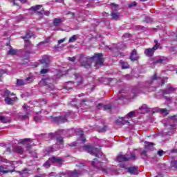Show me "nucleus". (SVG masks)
<instances>
[{
  "instance_id": "27",
  "label": "nucleus",
  "mask_w": 177,
  "mask_h": 177,
  "mask_svg": "<svg viewBox=\"0 0 177 177\" xmlns=\"http://www.w3.org/2000/svg\"><path fill=\"white\" fill-rule=\"evenodd\" d=\"M140 110L142 114L145 113H149V107H147V104H142V106L140 108Z\"/></svg>"
},
{
  "instance_id": "21",
  "label": "nucleus",
  "mask_w": 177,
  "mask_h": 177,
  "mask_svg": "<svg viewBox=\"0 0 177 177\" xmlns=\"http://www.w3.org/2000/svg\"><path fill=\"white\" fill-rule=\"evenodd\" d=\"M157 80H160V77H157V75L155 74L152 77V78L149 80V82H145V86H144V88H149L150 84H153V82H154V81H156Z\"/></svg>"
},
{
  "instance_id": "52",
  "label": "nucleus",
  "mask_w": 177,
  "mask_h": 177,
  "mask_svg": "<svg viewBox=\"0 0 177 177\" xmlns=\"http://www.w3.org/2000/svg\"><path fill=\"white\" fill-rule=\"evenodd\" d=\"M48 71H49V69L48 68H44L43 69H41V71H40L41 74H46V73H48Z\"/></svg>"
},
{
  "instance_id": "58",
  "label": "nucleus",
  "mask_w": 177,
  "mask_h": 177,
  "mask_svg": "<svg viewBox=\"0 0 177 177\" xmlns=\"http://www.w3.org/2000/svg\"><path fill=\"white\" fill-rule=\"evenodd\" d=\"M29 108H30V106H28V105H27V104H24L23 106L24 110H28Z\"/></svg>"
},
{
  "instance_id": "57",
  "label": "nucleus",
  "mask_w": 177,
  "mask_h": 177,
  "mask_svg": "<svg viewBox=\"0 0 177 177\" xmlns=\"http://www.w3.org/2000/svg\"><path fill=\"white\" fill-rule=\"evenodd\" d=\"M0 162H8V160L3 158L1 156H0Z\"/></svg>"
},
{
  "instance_id": "53",
  "label": "nucleus",
  "mask_w": 177,
  "mask_h": 177,
  "mask_svg": "<svg viewBox=\"0 0 177 177\" xmlns=\"http://www.w3.org/2000/svg\"><path fill=\"white\" fill-rule=\"evenodd\" d=\"M57 142L59 145H63V138L62 137L57 138Z\"/></svg>"
},
{
  "instance_id": "39",
  "label": "nucleus",
  "mask_w": 177,
  "mask_h": 177,
  "mask_svg": "<svg viewBox=\"0 0 177 177\" xmlns=\"http://www.w3.org/2000/svg\"><path fill=\"white\" fill-rule=\"evenodd\" d=\"M171 121L174 122V124H172V127H175V125H176L177 124V116L176 115H173L169 117Z\"/></svg>"
},
{
  "instance_id": "5",
  "label": "nucleus",
  "mask_w": 177,
  "mask_h": 177,
  "mask_svg": "<svg viewBox=\"0 0 177 177\" xmlns=\"http://www.w3.org/2000/svg\"><path fill=\"white\" fill-rule=\"evenodd\" d=\"M154 42L156 44L153 46V48H147L145 50V55H146V56H147L148 57H151V56L154 55L155 50H157L158 48H160V43H158V40L155 39Z\"/></svg>"
},
{
  "instance_id": "38",
  "label": "nucleus",
  "mask_w": 177,
  "mask_h": 177,
  "mask_svg": "<svg viewBox=\"0 0 177 177\" xmlns=\"http://www.w3.org/2000/svg\"><path fill=\"white\" fill-rule=\"evenodd\" d=\"M28 115H30V113H26V115H19L18 117L20 120H27L28 118Z\"/></svg>"
},
{
  "instance_id": "29",
  "label": "nucleus",
  "mask_w": 177,
  "mask_h": 177,
  "mask_svg": "<svg viewBox=\"0 0 177 177\" xmlns=\"http://www.w3.org/2000/svg\"><path fill=\"white\" fill-rule=\"evenodd\" d=\"M64 162V158L60 157H55V164H58V165H63Z\"/></svg>"
},
{
  "instance_id": "40",
  "label": "nucleus",
  "mask_w": 177,
  "mask_h": 177,
  "mask_svg": "<svg viewBox=\"0 0 177 177\" xmlns=\"http://www.w3.org/2000/svg\"><path fill=\"white\" fill-rule=\"evenodd\" d=\"M125 48H127V46H125V44H117V49H118V50H124V49H125Z\"/></svg>"
},
{
  "instance_id": "51",
  "label": "nucleus",
  "mask_w": 177,
  "mask_h": 177,
  "mask_svg": "<svg viewBox=\"0 0 177 177\" xmlns=\"http://www.w3.org/2000/svg\"><path fill=\"white\" fill-rule=\"evenodd\" d=\"M141 157L142 158H146V157H147V151H142V153H141Z\"/></svg>"
},
{
  "instance_id": "16",
  "label": "nucleus",
  "mask_w": 177,
  "mask_h": 177,
  "mask_svg": "<svg viewBox=\"0 0 177 177\" xmlns=\"http://www.w3.org/2000/svg\"><path fill=\"white\" fill-rule=\"evenodd\" d=\"M126 124H128V125H129V121L128 120H127L125 118V117H124V118H119L116 120V124L117 125H125Z\"/></svg>"
},
{
  "instance_id": "26",
  "label": "nucleus",
  "mask_w": 177,
  "mask_h": 177,
  "mask_svg": "<svg viewBox=\"0 0 177 177\" xmlns=\"http://www.w3.org/2000/svg\"><path fill=\"white\" fill-rule=\"evenodd\" d=\"M14 151L15 153H18L19 154H23V153H24V149L20 146L15 147L14 148Z\"/></svg>"
},
{
  "instance_id": "22",
  "label": "nucleus",
  "mask_w": 177,
  "mask_h": 177,
  "mask_svg": "<svg viewBox=\"0 0 177 177\" xmlns=\"http://www.w3.org/2000/svg\"><path fill=\"white\" fill-rule=\"evenodd\" d=\"M0 121L2 122V124H8L10 122V118L6 117L3 115H0Z\"/></svg>"
},
{
  "instance_id": "56",
  "label": "nucleus",
  "mask_w": 177,
  "mask_h": 177,
  "mask_svg": "<svg viewBox=\"0 0 177 177\" xmlns=\"http://www.w3.org/2000/svg\"><path fill=\"white\" fill-rule=\"evenodd\" d=\"M42 13H44L45 15V16H49V15H50V12L45 11V10H44V11H42Z\"/></svg>"
},
{
  "instance_id": "63",
  "label": "nucleus",
  "mask_w": 177,
  "mask_h": 177,
  "mask_svg": "<svg viewBox=\"0 0 177 177\" xmlns=\"http://www.w3.org/2000/svg\"><path fill=\"white\" fill-rule=\"evenodd\" d=\"M69 146H71V147H74L77 146V142H74L71 144H69Z\"/></svg>"
},
{
  "instance_id": "59",
  "label": "nucleus",
  "mask_w": 177,
  "mask_h": 177,
  "mask_svg": "<svg viewBox=\"0 0 177 177\" xmlns=\"http://www.w3.org/2000/svg\"><path fill=\"white\" fill-rule=\"evenodd\" d=\"M74 75H75V80H78V79L81 80V77L80 76V74L75 73Z\"/></svg>"
},
{
  "instance_id": "6",
  "label": "nucleus",
  "mask_w": 177,
  "mask_h": 177,
  "mask_svg": "<svg viewBox=\"0 0 177 177\" xmlns=\"http://www.w3.org/2000/svg\"><path fill=\"white\" fill-rule=\"evenodd\" d=\"M120 168H125L126 169H127L128 173L131 174V175H138L139 172H140L139 167L136 166H133V167L127 168V166H125V165L121 163L120 164Z\"/></svg>"
},
{
  "instance_id": "61",
  "label": "nucleus",
  "mask_w": 177,
  "mask_h": 177,
  "mask_svg": "<svg viewBox=\"0 0 177 177\" xmlns=\"http://www.w3.org/2000/svg\"><path fill=\"white\" fill-rule=\"evenodd\" d=\"M49 42V39H46V41H41L39 45H42L44 44H48Z\"/></svg>"
},
{
  "instance_id": "12",
  "label": "nucleus",
  "mask_w": 177,
  "mask_h": 177,
  "mask_svg": "<svg viewBox=\"0 0 177 177\" xmlns=\"http://www.w3.org/2000/svg\"><path fill=\"white\" fill-rule=\"evenodd\" d=\"M155 64H167L168 63V59L165 57H159L154 62Z\"/></svg>"
},
{
  "instance_id": "11",
  "label": "nucleus",
  "mask_w": 177,
  "mask_h": 177,
  "mask_svg": "<svg viewBox=\"0 0 177 177\" xmlns=\"http://www.w3.org/2000/svg\"><path fill=\"white\" fill-rule=\"evenodd\" d=\"M176 91L174 86L168 85L165 89L162 90L163 95H169L170 93H174Z\"/></svg>"
},
{
  "instance_id": "46",
  "label": "nucleus",
  "mask_w": 177,
  "mask_h": 177,
  "mask_svg": "<svg viewBox=\"0 0 177 177\" xmlns=\"http://www.w3.org/2000/svg\"><path fill=\"white\" fill-rule=\"evenodd\" d=\"M66 39H67V38H66V37H64V39H59L58 41V45L55 46V49H57V48H59V45H60V44H63V42H64V41H66Z\"/></svg>"
},
{
  "instance_id": "15",
  "label": "nucleus",
  "mask_w": 177,
  "mask_h": 177,
  "mask_svg": "<svg viewBox=\"0 0 177 177\" xmlns=\"http://www.w3.org/2000/svg\"><path fill=\"white\" fill-rule=\"evenodd\" d=\"M31 80V77H27L25 80L23 79H17V85L18 86H23V85H26V84H29L28 81Z\"/></svg>"
},
{
  "instance_id": "62",
  "label": "nucleus",
  "mask_w": 177,
  "mask_h": 177,
  "mask_svg": "<svg viewBox=\"0 0 177 177\" xmlns=\"http://www.w3.org/2000/svg\"><path fill=\"white\" fill-rule=\"evenodd\" d=\"M124 77L127 80H131V78H132V76H131V75H129V74H127V75H124Z\"/></svg>"
},
{
  "instance_id": "49",
  "label": "nucleus",
  "mask_w": 177,
  "mask_h": 177,
  "mask_svg": "<svg viewBox=\"0 0 177 177\" xmlns=\"http://www.w3.org/2000/svg\"><path fill=\"white\" fill-rule=\"evenodd\" d=\"M171 167H173L174 168H177V160H172L171 162Z\"/></svg>"
},
{
  "instance_id": "8",
  "label": "nucleus",
  "mask_w": 177,
  "mask_h": 177,
  "mask_svg": "<svg viewBox=\"0 0 177 177\" xmlns=\"http://www.w3.org/2000/svg\"><path fill=\"white\" fill-rule=\"evenodd\" d=\"M40 62L43 68H48L49 67V63H50L49 55H44Z\"/></svg>"
},
{
  "instance_id": "37",
  "label": "nucleus",
  "mask_w": 177,
  "mask_h": 177,
  "mask_svg": "<svg viewBox=\"0 0 177 177\" xmlns=\"http://www.w3.org/2000/svg\"><path fill=\"white\" fill-rule=\"evenodd\" d=\"M31 37H32V35H31L30 32H28V33H26V36L21 37V38H22V39H24V41H28V39H30V38H31Z\"/></svg>"
},
{
  "instance_id": "42",
  "label": "nucleus",
  "mask_w": 177,
  "mask_h": 177,
  "mask_svg": "<svg viewBox=\"0 0 177 177\" xmlns=\"http://www.w3.org/2000/svg\"><path fill=\"white\" fill-rule=\"evenodd\" d=\"M25 41V46L26 48H31L32 46V44H31V41H29L28 40H24Z\"/></svg>"
},
{
  "instance_id": "41",
  "label": "nucleus",
  "mask_w": 177,
  "mask_h": 177,
  "mask_svg": "<svg viewBox=\"0 0 177 177\" xmlns=\"http://www.w3.org/2000/svg\"><path fill=\"white\" fill-rule=\"evenodd\" d=\"M146 150H152L153 149V143L147 142V145H145Z\"/></svg>"
},
{
  "instance_id": "3",
  "label": "nucleus",
  "mask_w": 177,
  "mask_h": 177,
  "mask_svg": "<svg viewBox=\"0 0 177 177\" xmlns=\"http://www.w3.org/2000/svg\"><path fill=\"white\" fill-rule=\"evenodd\" d=\"M91 165L94 167V168H96V169H98V171H102V172H105V174H107V169H106L104 167L106 165H107L106 162H100V160H97V158H95L93 161L91 162Z\"/></svg>"
},
{
  "instance_id": "64",
  "label": "nucleus",
  "mask_w": 177,
  "mask_h": 177,
  "mask_svg": "<svg viewBox=\"0 0 177 177\" xmlns=\"http://www.w3.org/2000/svg\"><path fill=\"white\" fill-rule=\"evenodd\" d=\"M68 60H70V62H75V57H68Z\"/></svg>"
},
{
  "instance_id": "30",
  "label": "nucleus",
  "mask_w": 177,
  "mask_h": 177,
  "mask_svg": "<svg viewBox=\"0 0 177 177\" xmlns=\"http://www.w3.org/2000/svg\"><path fill=\"white\" fill-rule=\"evenodd\" d=\"M158 111L163 114V115H168V114H169V111L167 109H158Z\"/></svg>"
},
{
  "instance_id": "60",
  "label": "nucleus",
  "mask_w": 177,
  "mask_h": 177,
  "mask_svg": "<svg viewBox=\"0 0 177 177\" xmlns=\"http://www.w3.org/2000/svg\"><path fill=\"white\" fill-rule=\"evenodd\" d=\"M6 73V71L5 70H1L0 71V78L1 77H2V75H3V74H5Z\"/></svg>"
},
{
  "instance_id": "35",
  "label": "nucleus",
  "mask_w": 177,
  "mask_h": 177,
  "mask_svg": "<svg viewBox=\"0 0 177 177\" xmlns=\"http://www.w3.org/2000/svg\"><path fill=\"white\" fill-rule=\"evenodd\" d=\"M111 17L113 20H118V19L120 18V15L118 14V12H112Z\"/></svg>"
},
{
  "instance_id": "48",
  "label": "nucleus",
  "mask_w": 177,
  "mask_h": 177,
  "mask_svg": "<svg viewBox=\"0 0 177 177\" xmlns=\"http://www.w3.org/2000/svg\"><path fill=\"white\" fill-rule=\"evenodd\" d=\"M48 160L50 161V162L51 164H55L56 157L53 156V157H51V158H48Z\"/></svg>"
},
{
  "instance_id": "28",
  "label": "nucleus",
  "mask_w": 177,
  "mask_h": 177,
  "mask_svg": "<svg viewBox=\"0 0 177 177\" xmlns=\"http://www.w3.org/2000/svg\"><path fill=\"white\" fill-rule=\"evenodd\" d=\"M120 66L123 70L125 68H129V64H128V62H127L124 60H120Z\"/></svg>"
},
{
  "instance_id": "20",
  "label": "nucleus",
  "mask_w": 177,
  "mask_h": 177,
  "mask_svg": "<svg viewBox=\"0 0 177 177\" xmlns=\"http://www.w3.org/2000/svg\"><path fill=\"white\" fill-rule=\"evenodd\" d=\"M12 169H9V170H5V167L3 166L0 165V172L2 174H9L12 172H15V169L16 168L15 166H12Z\"/></svg>"
},
{
  "instance_id": "44",
  "label": "nucleus",
  "mask_w": 177,
  "mask_h": 177,
  "mask_svg": "<svg viewBox=\"0 0 177 177\" xmlns=\"http://www.w3.org/2000/svg\"><path fill=\"white\" fill-rule=\"evenodd\" d=\"M121 93H124V90L120 91L118 95L119 100H122V99L125 98V96L122 95Z\"/></svg>"
},
{
  "instance_id": "23",
  "label": "nucleus",
  "mask_w": 177,
  "mask_h": 177,
  "mask_svg": "<svg viewBox=\"0 0 177 177\" xmlns=\"http://www.w3.org/2000/svg\"><path fill=\"white\" fill-rule=\"evenodd\" d=\"M133 117H135V111H132L127 113V115L124 116V118L130 121L131 120H132V118H133Z\"/></svg>"
},
{
  "instance_id": "32",
  "label": "nucleus",
  "mask_w": 177,
  "mask_h": 177,
  "mask_svg": "<svg viewBox=\"0 0 177 177\" xmlns=\"http://www.w3.org/2000/svg\"><path fill=\"white\" fill-rule=\"evenodd\" d=\"M7 53H8V55H10V56H15V55H17V50L11 48L8 51Z\"/></svg>"
},
{
  "instance_id": "24",
  "label": "nucleus",
  "mask_w": 177,
  "mask_h": 177,
  "mask_svg": "<svg viewBox=\"0 0 177 177\" xmlns=\"http://www.w3.org/2000/svg\"><path fill=\"white\" fill-rule=\"evenodd\" d=\"M30 142H32V140L30 138L20 139L18 141V145H26V143H28Z\"/></svg>"
},
{
  "instance_id": "10",
  "label": "nucleus",
  "mask_w": 177,
  "mask_h": 177,
  "mask_svg": "<svg viewBox=\"0 0 177 177\" xmlns=\"http://www.w3.org/2000/svg\"><path fill=\"white\" fill-rule=\"evenodd\" d=\"M53 121L55 122H57L58 124H63L64 122H67V115L65 116H59L53 118Z\"/></svg>"
},
{
  "instance_id": "31",
  "label": "nucleus",
  "mask_w": 177,
  "mask_h": 177,
  "mask_svg": "<svg viewBox=\"0 0 177 177\" xmlns=\"http://www.w3.org/2000/svg\"><path fill=\"white\" fill-rule=\"evenodd\" d=\"M77 39H78V35H75L70 37L68 42L69 44H71L75 42Z\"/></svg>"
},
{
  "instance_id": "55",
  "label": "nucleus",
  "mask_w": 177,
  "mask_h": 177,
  "mask_svg": "<svg viewBox=\"0 0 177 177\" xmlns=\"http://www.w3.org/2000/svg\"><path fill=\"white\" fill-rule=\"evenodd\" d=\"M168 80L167 77H164L163 79L161 80V85H164L165 84L166 81Z\"/></svg>"
},
{
  "instance_id": "47",
  "label": "nucleus",
  "mask_w": 177,
  "mask_h": 177,
  "mask_svg": "<svg viewBox=\"0 0 177 177\" xmlns=\"http://www.w3.org/2000/svg\"><path fill=\"white\" fill-rule=\"evenodd\" d=\"M70 104L71 106L75 107V106H77V99L72 100V101L70 102Z\"/></svg>"
},
{
  "instance_id": "19",
  "label": "nucleus",
  "mask_w": 177,
  "mask_h": 177,
  "mask_svg": "<svg viewBox=\"0 0 177 177\" xmlns=\"http://www.w3.org/2000/svg\"><path fill=\"white\" fill-rule=\"evenodd\" d=\"M17 174H19V175L21 177H28V172H30V170L27 168L24 169L21 171H17Z\"/></svg>"
},
{
  "instance_id": "54",
  "label": "nucleus",
  "mask_w": 177,
  "mask_h": 177,
  "mask_svg": "<svg viewBox=\"0 0 177 177\" xmlns=\"http://www.w3.org/2000/svg\"><path fill=\"white\" fill-rule=\"evenodd\" d=\"M165 153V152H164V151L162 150H160L158 151V155L159 156V157H162V154Z\"/></svg>"
},
{
  "instance_id": "1",
  "label": "nucleus",
  "mask_w": 177,
  "mask_h": 177,
  "mask_svg": "<svg viewBox=\"0 0 177 177\" xmlns=\"http://www.w3.org/2000/svg\"><path fill=\"white\" fill-rule=\"evenodd\" d=\"M80 62L81 66L86 68L87 70L91 68L92 66L91 64L92 62L95 63L94 66L96 69L100 68L104 63V59H103V55L100 53H96L93 57H85L82 55H80Z\"/></svg>"
},
{
  "instance_id": "17",
  "label": "nucleus",
  "mask_w": 177,
  "mask_h": 177,
  "mask_svg": "<svg viewBox=\"0 0 177 177\" xmlns=\"http://www.w3.org/2000/svg\"><path fill=\"white\" fill-rule=\"evenodd\" d=\"M64 20L63 18L57 17V18H54L53 21V24L54 27H59L62 23H63Z\"/></svg>"
},
{
  "instance_id": "50",
  "label": "nucleus",
  "mask_w": 177,
  "mask_h": 177,
  "mask_svg": "<svg viewBox=\"0 0 177 177\" xmlns=\"http://www.w3.org/2000/svg\"><path fill=\"white\" fill-rule=\"evenodd\" d=\"M138 6V3H136V1H133L131 3H130L129 4V8H133V6Z\"/></svg>"
},
{
  "instance_id": "18",
  "label": "nucleus",
  "mask_w": 177,
  "mask_h": 177,
  "mask_svg": "<svg viewBox=\"0 0 177 177\" xmlns=\"http://www.w3.org/2000/svg\"><path fill=\"white\" fill-rule=\"evenodd\" d=\"M130 59L131 62H136L139 59V56L138 55V52L136 49L133 50L130 56Z\"/></svg>"
},
{
  "instance_id": "25",
  "label": "nucleus",
  "mask_w": 177,
  "mask_h": 177,
  "mask_svg": "<svg viewBox=\"0 0 177 177\" xmlns=\"http://www.w3.org/2000/svg\"><path fill=\"white\" fill-rule=\"evenodd\" d=\"M97 109H101L102 110H110V109H111V105H103L102 104H99L97 106Z\"/></svg>"
},
{
  "instance_id": "4",
  "label": "nucleus",
  "mask_w": 177,
  "mask_h": 177,
  "mask_svg": "<svg viewBox=\"0 0 177 177\" xmlns=\"http://www.w3.org/2000/svg\"><path fill=\"white\" fill-rule=\"evenodd\" d=\"M129 160H136V155L134 153H131V156L128 154L119 155L116 158L118 162H125V161H129Z\"/></svg>"
},
{
  "instance_id": "9",
  "label": "nucleus",
  "mask_w": 177,
  "mask_h": 177,
  "mask_svg": "<svg viewBox=\"0 0 177 177\" xmlns=\"http://www.w3.org/2000/svg\"><path fill=\"white\" fill-rule=\"evenodd\" d=\"M68 175L71 177H80L82 175H84V171L82 169H75L73 171H68Z\"/></svg>"
},
{
  "instance_id": "2",
  "label": "nucleus",
  "mask_w": 177,
  "mask_h": 177,
  "mask_svg": "<svg viewBox=\"0 0 177 177\" xmlns=\"http://www.w3.org/2000/svg\"><path fill=\"white\" fill-rule=\"evenodd\" d=\"M85 149L88 153H89L91 156H94L95 157H97V158H104V156H103V153L102 152L100 148L97 146L91 147L88 145H86Z\"/></svg>"
},
{
  "instance_id": "43",
  "label": "nucleus",
  "mask_w": 177,
  "mask_h": 177,
  "mask_svg": "<svg viewBox=\"0 0 177 177\" xmlns=\"http://www.w3.org/2000/svg\"><path fill=\"white\" fill-rule=\"evenodd\" d=\"M5 96H7V97H9V96H15V93H10V91L9 90H6L4 92Z\"/></svg>"
},
{
  "instance_id": "45",
  "label": "nucleus",
  "mask_w": 177,
  "mask_h": 177,
  "mask_svg": "<svg viewBox=\"0 0 177 177\" xmlns=\"http://www.w3.org/2000/svg\"><path fill=\"white\" fill-rule=\"evenodd\" d=\"M52 163H50V161L49 160H48L44 165L43 167L44 168H49V167H50Z\"/></svg>"
},
{
  "instance_id": "36",
  "label": "nucleus",
  "mask_w": 177,
  "mask_h": 177,
  "mask_svg": "<svg viewBox=\"0 0 177 177\" xmlns=\"http://www.w3.org/2000/svg\"><path fill=\"white\" fill-rule=\"evenodd\" d=\"M28 151H29L30 154H32L33 158H37L38 155L35 151H31L30 148H28Z\"/></svg>"
},
{
  "instance_id": "14",
  "label": "nucleus",
  "mask_w": 177,
  "mask_h": 177,
  "mask_svg": "<svg viewBox=\"0 0 177 177\" xmlns=\"http://www.w3.org/2000/svg\"><path fill=\"white\" fill-rule=\"evenodd\" d=\"M66 132H67L66 130H59L55 133H50L48 136L51 138H55V136H64V135H66Z\"/></svg>"
},
{
  "instance_id": "33",
  "label": "nucleus",
  "mask_w": 177,
  "mask_h": 177,
  "mask_svg": "<svg viewBox=\"0 0 177 177\" xmlns=\"http://www.w3.org/2000/svg\"><path fill=\"white\" fill-rule=\"evenodd\" d=\"M79 133H80V138L81 142L82 143H85V142L86 141V138H85L84 137V131H82V130H80V131H79Z\"/></svg>"
},
{
  "instance_id": "34",
  "label": "nucleus",
  "mask_w": 177,
  "mask_h": 177,
  "mask_svg": "<svg viewBox=\"0 0 177 177\" xmlns=\"http://www.w3.org/2000/svg\"><path fill=\"white\" fill-rule=\"evenodd\" d=\"M5 102L7 104H15V101L13 100V99L7 97L5 98Z\"/></svg>"
},
{
  "instance_id": "13",
  "label": "nucleus",
  "mask_w": 177,
  "mask_h": 177,
  "mask_svg": "<svg viewBox=\"0 0 177 177\" xmlns=\"http://www.w3.org/2000/svg\"><path fill=\"white\" fill-rule=\"evenodd\" d=\"M41 8H42V5H36L35 6H32L29 10H32V12H37L39 15H44V8H42V10L41 11H39V9H41Z\"/></svg>"
},
{
  "instance_id": "7",
  "label": "nucleus",
  "mask_w": 177,
  "mask_h": 177,
  "mask_svg": "<svg viewBox=\"0 0 177 177\" xmlns=\"http://www.w3.org/2000/svg\"><path fill=\"white\" fill-rule=\"evenodd\" d=\"M53 82V80H50V78L42 79L39 82V85L47 86L48 91H54L55 86L52 84Z\"/></svg>"
}]
</instances>
